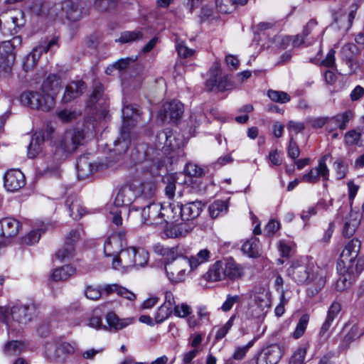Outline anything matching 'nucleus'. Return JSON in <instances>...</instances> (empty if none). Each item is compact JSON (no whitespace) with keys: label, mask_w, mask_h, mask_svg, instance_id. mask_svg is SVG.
<instances>
[{"label":"nucleus","mask_w":364,"mask_h":364,"mask_svg":"<svg viewBox=\"0 0 364 364\" xmlns=\"http://www.w3.org/2000/svg\"><path fill=\"white\" fill-rule=\"evenodd\" d=\"M155 185L149 181H143L141 178H134L118 191L114 200L115 208L109 211L112 221L117 226L122 224L121 211L116 208L128 207L138 199L149 198L154 196Z\"/></svg>","instance_id":"obj_1"},{"label":"nucleus","mask_w":364,"mask_h":364,"mask_svg":"<svg viewBox=\"0 0 364 364\" xmlns=\"http://www.w3.org/2000/svg\"><path fill=\"white\" fill-rule=\"evenodd\" d=\"M287 274L298 284L308 282V294L313 296L317 294L326 284L322 272H318V267L314 269L303 261L294 262L287 269Z\"/></svg>","instance_id":"obj_2"},{"label":"nucleus","mask_w":364,"mask_h":364,"mask_svg":"<svg viewBox=\"0 0 364 364\" xmlns=\"http://www.w3.org/2000/svg\"><path fill=\"white\" fill-rule=\"evenodd\" d=\"M156 147L149 146L144 151L145 161L150 162V171H158L164 166V152L179 146L176 141L172 130L166 129L160 132L156 136Z\"/></svg>","instance_id":"obj_3"},{"label":"nucleus","mask_w":364,"mask_h":364,"mask_svg":"<svg viewBox=\"0 0 364 364\" xmlns=\"http://www.w3.org/2000/svg\"><path fill=\"white\" fill-rule=\"evenodd\" d=\"M123 124L120 136L114 142L116 150L119 153L126 152L131 144L130 130L141 118L139 109L135 105H126L122 109Z\"/></svg>","instance_id":"obj_4"},{"label":"nucleus","mask_w":364,"mask_h":364,"mask_svg":"<svg viewBox=\"0 0 364 364\" xmlns=\"http://www.w3.org/2000/svg\"><path fill=\"white\" fill-rule=\"evenodd\" d=\"M21 42V36H15L0 44V75L7 76L11 73L16 60V47Z\"/></svg>","instance_id":"obj_5"},{"label":"nucleus","mask_w":364,"mask_h":364,"mask_svg":"<svg viewBox=\"0 0 364 364\" xmlns=\"http://www.w3.org/2000/svg\"><path fill=\"white\" fill-rule=\"evenodd\" d=\"M75 352V347L65 341L48 342L45 346L46 359L54 363L65 364L69 356Z\"/></svg>","instance_id":"obj_6"},{"label":"nucleus","mask_w":364,"mask_h":364,"mask_svg":"<svg viewBox=\"0 0 364 364\" xmlns=\"http://www.w3.org/2000/svg\"><path fill=\"white\" fill-rule=\"evenodd\" d=\"M188 257L178 255V252L165 262V270L168 279L172 282H181L185 280L190 273Z\"/></svg>","instance_id":"obj_7"},{"label":"nucleus","mask_w":364,"mask_h":364,"mask_svg":"<svg viewBox=\"0 0 364 364\" xmlns=\"http://www.w3.org/2000/svg\"><path fill=\"white\" fill-rule=\"evenodd\" d=\"M20 100L23 105L31 109H41L43 112H48L55 106L53 97L51 95H45L41 91L24 92L21 94Z\"/></svg>","instance_id":"obj_8"},{"label":"nucleus","mask_w":364,"mask_h":364,"mask_svg":"<svg viewBox=\"0 0 364 364\" xmlns=\"http://www.w3.org/2000/svg\"><path fill=\"white\" fill-rule=\"evenodd\" d=\"M83 132L79 129L67 131L59 139L56 146L58 152H63L65 156L75 151L82 144Z\"/></svg>","instance_id":"obj_9"},{"label":"nucleus","mask_w":364,"mask_h":364,"mask_svg":"<svg viewBox=\"0 0 364 364\" xmlns=\"http://www.w3.org/2000/svg\"><path fill=\"white\" fill-rule=\"evenodd\" d=\"M253 304L250 306L252 316L262 318L265 316L271 306L270 294L265 290L255 291L252 294Z\"/></svg>","instance_id":"obj_10"},{"label":"nucleus","mask_w":364,"mask_h":364,"mask_svg":"<svg viewBox=\"0 0 364 364\" xmlns=\"http://www.w3.org/2000/svg\"><path fill=\"white\" fill-rule=\"evenodd\" d=\"M161 210L163 204L159 203H150L141 208V221L148 225H163L164 219L162 218Z\"/></svg>","instance_id":"obj_11"},{"label":"nucleus","mask_w":364,"mask_h":364,"mask_svg":"<svg viewBox=\"0 0 364 364\" xmlns=\"http://www.w3.org/2000/svg\"><path fill=\"white\" fill-rule=\"evenodd\" d=\"M76 166L78 178L84 179L102 167L103 164L94 160L90 154H86L79 157Z\"/></svg>","instance_id":"obj_12"},{"label":"nucleus","mask_w":364,"mask_h":364,"mask_svg":"<svg viewBox=\"0 0 364 364\" xmlns=\"http://www.w3.org/2000/svg\"><path fill=\"white\" fill-rule=\"evenodd\" d=\"M80 237L81 233L79 230H72L65 237L63 247L56 252V257L61 262L73 257L75 253V245Z\"/></svg>","instance_id":"obj_13"},{"label":"nucleus","mask_w":364,"mask_h":364,"mask_svg":"<svg viewBox=\"0 0 364 364\" xmlns=\"http://www.w3.org/2000/svg\"><path fill=\"white\" fill-rule=\"evenodd\" d=\"M328 156L325 155L321 158L318 166L312 168L309 173L302 176V180L309 183H315L321 177L323 181H327L329 176V170L326 164Z\"/></svg>","instance_id":"obj_14"},{"label":"nucleus","mask_w":364,"mask_h":364,"mask_svg":"<svg viewBox=\"0 0 364 364\" xmlns=\"http://www.w3.org/2000/svg\"><path fill=\"white\" fill-rule=\"evenodd\" d=\"M183 113V104L178 100H173L163 105L159 115L162 120L168 119L169 121L175 122L181 117Z\"/></svg>","instance_id":"obj_15"},{"label":"nucleus","mask_w":364,"mask_h":364,"mask_svg":"<svg viewBox=\"0 0 364 364\" xmlns=\"http://www.w3.org/2000/svg\"><path fill=\"white\" fill-rule=\"evenodd\" d=\"M282 354V348L279 345H271L262 350L257 358V364H277Z\"/></svg>","instance_id":"obj_16"},{"label":"nucleus","mask_w":364,"mask_h":364,"mask_svg":"<svg viewBox=\"0 0 364 364\" xmlns=\"http://www.w3.org/2000/svg\"><path fill=\"white\" fill-rule=\"evenodd\" d=\"M4 183L7 191L14 192L24 186L25 176L19 169H11L5 173Z\"/></svg>","instance_id":"obj_17"},{"label":"nucleus","mask_w":364,"mask_h":364,"mask_svg":"<svg viewBox=\"0 0 364 364\" xmlns=\"http://www.w3.org/2000/svg\"><path fill=\"white\" fill-rule=\"evenodd\" d=\"M36 307L34 305H16L14 306L10 311H8L6 315L10 314L13 320L19 323H27L32 318L35 314Z\"/></svg>","instance_id":"obj_18"},{"label":"nucleus","mask_w":364,"mask_h":364,"mask_svg":"<svg viewBox=\"0 0 364 364\" xmlns=\"http://www.w3.org/2000/svg\"><path fill=\"white\" fill-rule=\"evenodd\" d=\"M219 70H216L212 76L206 80L205 87L209 91L224 92L232 89V85L227 76H218Z\"/></svg>","instance_id":"obj_19"},{"label":"nucleus","mask_w":364,"mask_h":364,"mask_svg":"<svg viewBox=\"0 0 364 364\" xmlns=\"http://www.w3.org/2000/svg\"><path fill=\"white\" fill-rule=\"evenodd\" d=\"M360 250V242L358 239L349 241L342 250L338 260L337 266L342 264H349L352 259H356Z\"/></svg>","instance_id":"obj_20"},{"label":"nucleus","mask_w":364,"mask_h":364,"mask_svg":"<svg viewBox=\"0 0 364 364\" xmlns=\"http://www.w3.org/2000/svg\"><path fill=\"white\" fill-rule=\"evenodd\" d=\"M124 245V235H111L105 242L104 252L106 256L116 257Z\"/></svg>","instance_id":"obj_21"},{"label":"nucleus","mask_w":364,"mask_h":364,"mask_svg":"<svg viewBox=\"0 0 364 364\" xmlns=\"http://www.w3.org/2000/svg\"><path fill=\"white\" fill-rule=\"evenodd\" d=\"M134 247H130L127 249H122L117 256L113 258L112 267L115 269L120 268L134 267Z\"/></svg>","instance_id":"obj_22"},{"label":"nucleus","mask_w":364,"mask_h":364,"mask_svg":"<svg viewBox=\"0 0 364 364\" xmlns=\"http://www.w3.org/2000/svg\"><path fill=\"white\" fill-rule=\"evenodd\" d=\"M225 279L237 280L245 275V269L240 264L236 262L232 257L224 260Z\"/></svg>","instance_id":"obj_23"},{"label":"nucleus","mask_w":364,"mask_h":364,"mask_svg":"<svg viewBox=\"0 0 364 364\" xmlns=\"http://www.w3.org/2000/svg\"><path fill=\"white\" fill-rule=\"evenodd\" d=\"M20 223L13 218H5L0 220V236L10 238L16 236L20 230Z\"/></svg>","instance_id":"obj_24"},{"label":"nucleus","mask_w":364,"mask_h":364,"mask_svg":"<svg viewBox=\"0 0 364 364\" xmlns=\"http://www.w3.org/2000/svg\"><path fill=\"white\" fill-rule=\"evenodd\" d=\"M340 273H347L356 278L364 269V257H359L352 259L349 264H342L337 266Z\"/></svg>","instance_id":"obj_25"},{"label":"nucleus","mask_w":364,"mask_h":364,"mask_svg":"<svg viewBox=\"0 0 364 364\" xmlns=\"http://www.w3.org/2000/svg\"><path fill=\"white\" fill-rule=\"evenodd\" d=\"M181 219L182 220H191L198 217L202 211L203 205L200 201H193L182 204L180 203Z\"/></svg>","instance_id":"obj_26"},{"label":"nucleus","mask_w":364,"mask_h":364,"mask_svg":"<svg viewBox=\"0 0 364 364\" xmlns=\"http://www.w3.org/2000/svg\"><path fill=\"white\" fill-rule=\"evenodd\" d=\"M60 85V77L57 75L51 74L43 82L41 90L45 95H51L55 102V97L58 93Z\"/></svg>","instance_id":"obj_27"},{"label":"nucleus","mask_w":364,"mask_h":364,"mask_svg":"<svg viewBox=\"0 0 364 364\" xmlns=\"http://www.w3.org/2000/svg\"><path fill=\"white\" fill-rule=\"evenodd\" d=\"M45 138V132L43 130L36 131L33 134L28 148V156L30 158H35L43 151Z\"/></svg>","instance_id":"obj_28"},{"label":"nucleus","mask_w":364,"mask_h":364,"mask_svg":"<svg viewBox=\"0 0 364 364\" xmlns=\"http://www.w3.org/2000/svg\"><path fill=\"white\" fill-rule=\"evenodd\" d=\"M181 211L179 202L169 203L168 205H163L161 213L162 218L164 219V224L178 222L181 218Z\"/></svg>","instance_id":"obj_29"},{"label":"nucleus","mask_w":364,"mask_h":364,"mask_svg":"<svg viewBox=\"0 0 364 364\" xmlns=\"http://www.w3.org/2000/svg\"><path fill=\"white\" fill-rule=\"evenodd\" d=\"M86 86L82 80L72 82L66 86L65 91L63 97V102H70L75 98H77L85 90Z\"/></svg>","instance_id":"obj_30"},{"label":"nucleus","mask_w":364,"mask_h":364,"mask_svg":"<svg viewBox=\"0 0 364 364\" xmlns=\"http://www.w3.org/2000/svg\"><path fill=\"white\" fill-rule=\"evenodd\" d=\"M65 206L70 216L73 220H79L84 214L85 209L81 205L80 200L76 195H71L65 200Z\"/></svg>","instance_id":"obj_31"},{"label":"nucleus","mask_w":364,"mask_h":364,"mask_svg":"<svg viewBox=\"0 0 364 364\" xmlns=\"http://www.w3.org/2000/svg\"><path fill=\"white\" fill-rule=\"evenodd\" d=\"M105 102L106 99L103 96V87L99 84L95 87L92 93L87 100L86 105L87 107L97 110L103 109Z\"/></svg>","instance_id":"obj_32"},{"label":"nucleus","mask_w":364,"mask_h":364,"mask_svg":"<svg viewBox=\"0 0 364 364\" xmlns=\"http://www.w3.org/2000/svg\"><path fill=\"white\" fill-rule=\"evenodd\" d=\"M61 9L65 13L68 19L77 21L82 17V9L78 4L71 0H65L62 2Z\"/></svg>","instance_id":"obj_33"},{"label":"nucleus","mask_w":364,"mask_h":364,"mask_svg":"<svg viewBox=\"0 0 364 364\" xmlns=\"http://www.w3.org/2000/svg\"><path fill=\"white\" fill-rule=\"evenodd\" d=\"M360 219L357 213L350 212L344 220L343 235L346 237L353 236L360 225Z\"/></svg>","instance_id":"obj_34"},{"label":"nucleus","mask_w":364,"mask_h":364,"mask_svg":"<svg viewBox=\"0 0 364 364\" xmlns=\"http://www.w3.org/2000/svg\"><path fill=\"white\" fill-rule=\"evenodd\" d=\"M345 144L347 146H358L364 145V131L363 129L358 127L347 132L344 136Z\"/></svg>","instance_id":"obj_35"},{"label":"nucleus","mask_w":364,"mask_h":364,"mask_svg":"<svg viewBox=\"0 0 364 364\" xmlns=\"http://www.w3.org/2000/svg\"><path fill=\"white\" fill-rule=\"evenodd\" d=\"M44 51L45 50L43 47H35L25 58L23 64V70L26 72L33 70L37 65L38 61Z\"/></svg>","instance_id":"obj_36"},{"label":"nucleus","mask_w":364,"mask_h":364,"mask_svg":"<svg viewBox=\"0 0 364 364\" xmlns=\"http://www.w3.org/2000/svg\"><path fill=\"white\" fill-rule=\"evenodd\" d=\"M207 279L210 282H218L225 279L224 260L216 261L207 272Z\"/></svg>","instance_id":"obj_37"},{"label":"nucleus","mask_w":364,"mask_h":364,"mask_svg":"<svg viewBox=\"0 0 364 364\" xmlns=\"http://www.w3.org/2000/svg\"><path fill=\"white\" fill-rule=\"evenodd\" d=\"M106 320L109 327L117 331L123 329L133 322L132 318H119L118 316L112 311L107 314Z\"/></svg>","instance_id":"obj_38"},{"label":"nucleus","mask_w":364,"mask_h":364,"mask_svg":"<svg viewBox=\"0 0 364 364\" xmlns=\"http://www.w3.org/2000/svg\"><path fill=\"white\" fill-rule=\"evenodd\" d=\"M242 251L250 257L259 256V240L255 237L248 239L242 246Z\"/></svg>","instance_id":"obj_39"},{"label":"nucleus","mask_w":364,"mask_h":364,"mask_svg":"<svg viewBox=\"0 0 364 364\" xmlns=\"http://www.w3.org/2000/svg\"><path fill=\"white\" fill-rule=\"evenodd\" d=\"M143 38L144 33L141 29L135 31H125L121 33L120 37L118 39H116L115 41L121 43H129L141 41L143 39Z\"/></svg>","instance_id":"obj_40"},{"label":"nucleus","mask_w":364,"mask_h":364,"mask_svg":"<svg viewBox=\"0 0 364 364\" xmlns=\"http://www.w3.org/2000/svg\"><path fill=\"white\" fill-rule=\"evenodd\" d=\"M228 209L227 200H217L209 206V213L212 218H216L220 215L225 214Z\"/></svg>","instance_id":"obj_41"},{"label":"nucleus","mask_w":364,"mask_h":364,"mask_svg":"<svg viewBox=\"0 0 364 364\" xmlns=\"http://www.w3.org/2000/svg\"><path fill=\"white\" fill-rule=\"evenodd\" d=\"M75 269L70 265H65L62 267L56 268L53 274L52 279L55 282L64 281L68 279L71 275L74 274Z\"/></svg>","instance_id":"obj_42"},{"label":"nucleus","mask_w":364,"mask_h":364,"mask_svg":"<svg viewBox=\"0 0 364 364\" xmlns=\"http://www.w3.org/2000/svg\"><path fill=\"white\" fill-rule=\"evenodd\" d=\"M134 267H144L148 262L149 252L144 248L134 247Z\"/></svg>","instance_id":"obj_43"},{"label":"nucleus","mask_w":364,"mask_h":364,"mask_svg":"<svg viewBox=\"0 0 364 364\" xmlns=\"http://www.w3.org/2000/svg\"><path fill=\"white\" fill-rule=\"evenodd\" d=\"M24 348V344L18 341L8 342L4 347V353L7 356H15L20 354Z\"/></svg>","instance_id":"obj_44"},{"label":"nucleus","mask_w":364,"mask_h":364,"mask_svg":"<svg viewBox=\"0 0 364 364\" xmlns=\"http://www.w3.org/2000/svg\"><path fill=\"white\" fill-rule=\"evenodd\" d=\"M354 114L350 110H346L333 116L338 129L344 130L346 129L349 122L353 118Z\"/></svg>","instance_id":"obj_45"},{"label":"nucleus","mask_w":364,"mask_h":364,"mask_svg":"<svg viewBox=\"0 0 364 364\" xmlns=\"http://www.w3.org/2000/svg\"><path fill=\"white\" fill-rule=\"evenodd\" d=\"M51 4L47 0H34L31 10L37 15L47 14L49 11Z\"/></svg>","instance_id":"obj_46"},{"label":"nucleus","mask_w":364,"mask_h":364,"mask_svg":"<svg viewBox=\"0 0 364 364\" xmlns=\"http://www.w3.org/2000/svg\"><path fill=\"white\" fill-rule=\"evenodd\" d=\"M291 41H292V46L294 48H299L301 46H309L311 44V42H308V40L300 34L294 36H287L282 39V43L285 45H288Z\"/></svg>","instance_id":"obj_47"},{"label":"nucleus","mask_w":364,"mask_h":364,"mask_svg":"<svg viewBox=\"0 0 364 364\" xmlns=\"http://www.w3.org/2000/svg\"><path fill=\"white\" fill-rule=\"evenodd\" d=\"M225 2L228 4L230 3L234 6V8H237L245 5L248 2V0H217V6L219 11L224 14H228L231 13L232 10L226 8Z\"/></svg>","instance_id":"obj_48"},{"label":"nucleus","mask_w":364,"mask_h":364,"mask_svg":"<svg viewBox=\"0 0 364 364\" xmlns=\"http://www.w3.org/2000/svg\"><path fill=\"white\" fill-rule=\"evenodd\" d=\"M235 318L236 316L232 315L224 325L218 327L215 336V341H218L223 339L227 335V333L232 327Z\"/></svg>","instance_id":"obj_49"},{"label":"nucleus","mask_w":364,"mask_h":364,"mask_svg":"<svg viewBox=\"0 0 364 364\" xmlns=\"http://www.w3.org/2000/svg\"><path fill=\"white\" fill-rule=\"evenodd\" d=\"M309 320V317L307 314H304L301 316L293 333V337L295 339H298L304 335Z\"/></svg>","instance_id":"obj_50"},{"label":"nucleus","mask_w":364,"mask_h":364,"mask_svg":"<svg viewBox=\"0 0 364 364\" xmlns=\"http://www.w3.org/2000/svg\"><path fill=\"white\" fill-rule=\"evenodd\" d=\"M178 249V247L169 248L168 247H164L159 243L153 246V250L154 252L162 256H166L167 261L177 253Z\"/></svg>","instance_id":"obj_51"},{"label":"nucleus","mask_w":364,"mask_h":364,"mask_svg":"<svg viewBox=\"0 0 364 364\" xmlns=\"http://www.w3.org/2000/svg\"><path fill=\"white\" fill-rule=\"evenodd\" d=\"M267 96L274 102L286 103L290 100V96L285 92L269 90Z\"/></svg>","instance_id":"obj_52"},{"label":"nucleus","mask_w":364,"mask_h":364,"mask_svg":"<svg viewBox=\"0 0 364 364\" xmlns=\"http://www.w3.org/2000/svg\"><path fill=\"white\" fill-rule=\"evenodd\" d=\"M341 276L337 280L336 284V288L338 291H343L346 289L348 288L352 282L355 280V277H353L352 275H348L347 273H340Z\"/></svg>","instance_id":"obj_53"},{"label":"nucleus","mask_w":364,"mask_h":364,"mask_svg":"<svg viewBox=\"0 0 364 364\" xmlns=\"http://www.w3.org/2000/svg\"><path fill=\"white\" fill-rule=\"evenodd\" d=\"M364 334V332H360L359 327L357 324L353 325L348 333L344 336L343 343L346 346L350 344L352 341L359 338Z\"/></svg>","instance_id":"obj_54"},{"label":"nucleus","mask_w":364,"mask_h":364,"mask_svg":"<svg viewBox=\"0 0 364 364\" xmlns=\"http://www.w3.org/2000/svg\"><path fill=\"white\" fill-rule=\"evenodd\" d=\"M176 49L178 55L184 58L191 57L195 53L193 49L189 48L184 41L179 39H177L176 42Z\"/></svg>","instance_id":"obj_55"},{"label":"nucleus","mask_w":364,"mask_h":364,"mask_svg":"<svg viewBox=\"0 0 364 364\" xmlns=\"http://www.w3.org/2000/svg\"><path fill=\"white\" fill-rule=\"evenodd\" d=\"M85 296L90 300H98L102 295L101 287L99 286L88 285L84 291Z\"/></svg>","instance_id":"obj_56"},{"label":"nucleus","mask_w":364,"mask_h":364,"mask_svg":"<svg viewBox=\"0 0 364 364\" xmlns=\"http://www.w3.org/2000/svg\"><path fill=\"white\" fill-rule=\"evenodd\" d=\"M165 235L170 238L181 237L184 235L183 225L181 224L171 225L164 230Z\"/></svg>","instance_id":"obj_57"},{"label":"nucleus","mask_w":364,"mask_h":364,"mask_svg":"<svg viewBox=\"0 0 364 364\" xmlns=\"http://www.w3.org/2000/svg\"><path fill=\"white\" fill-rule=\"evenodd\" d=\"M23 24L24 20L22 17V14H19L18 16H10L9 19L6 21L4 27L6 25L9 29L13 28L16 33L17 31L16 29L21 27Z\"/></svg>","instance_id":"obj_58"},{"label":"nucleus","mask_w":364,"mask_h":364,"mask_svg":"<svg viewBox=\"0 0 364 364\" xmlns=\"http://www.w3.org/2000/svg\"><path fill=\"white\" fill-rule=\"evenodd\" d=\"M184 171L186 175L191 177H201L204 174L203 169L193 163H188L186 165Z\"/></svg>","instance_id":"obj_59"},{"label":"nucleus","mask_w":364,"mask_h":364,"mask_svg":"<svg viewBox=\"0 0 364 364\" xmlns=\"http://www.w3.org/2000/svg\"><path fill=\"white\" fill-rule=\"evenodd\" d=\"M255 341L254 340L250 341L246 346L237 347L233 355L232 358L237 360H242L246 355L248 350L253 346Z\"/></svg>","instance_id":"obj_60"},{"label":"nucleus","mask_w":364,"mask_h":364,"mask_svg":"<svg viewBox=\"0 0 364 364\" xmlns=\"http://www.w3.org/2000/svg\"><path fill=\"white\" fill-rule=\"evenodd\" d=\"M42 232H44V230H43L42 229H38L37 230H31L23 238V242L30 245L36 243L37 242H38Z\"/></svg>","instance_id":"obj_61"},{"label":"nucleus","mask_w":364,"mask_h":364,"mask_svg":"<svg viewBox=\"0 0 364 364\" xmlns=\"http://www.w3.org/2000/svg\"><path fill=\"white\" fill-rule=\"evenodd\" d=\"M173 312L176 316L184 318L191 314V309L188 305L186 304H181L174 306Z\"/></svg>","instance_id":"obj_62"},{"label":"nucleus","mask_w":364,"mask_h":364,"mask_svg":"<svg viewBox=\"0 0 364 364\" xmlns=\"http://www.w3.org/2000/svg\"><path fill=\"white\" fill-rule=\"evenodd\" d=\"M349 97L353 102L360 101L364 97V87L356 85L350 92Z\"/></svg>","instance_id":"obj_63"},{"label":"nucleus","mask_w":364,"mask_h":364,"mask_svg":"<svg viewBox=\"0 0 364 364\" xmlns=\"http://www.w3.org/2000/svg\"><path fill=\"white\" fill-rule=\"evenodd\" d=\"M306 353L304 348L297 349L291 357L289 364H303Z\"/></svg>","instance_id":"obj_64"}]
</instances>
